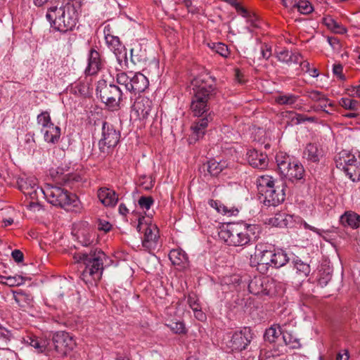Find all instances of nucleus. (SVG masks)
<instances>
[{
  "label": "nucleus",
  "mask_w": 360,
  "mask_h": 360,
  "mask_svg": "<svg viewBox=\"0 0 360 360\" xmlns=\"http://www.w3.org/2000/svg\"><path fill=\"white\" fill-rule=\"evenodd\" d=\"M72 257L76 263L84 266L80 278L86 284H96L101 278L104 261L108 259L102 250L96 248L89 252H75Z\"/></svg>",
  "instance_id": "f257e3e1"
},
{
  "label": "nucleus",
  "mask_w": 360,
  "mask_h": 360,
  "mask_svg": "<svg viewBox=\"0 0 360 360\" xmlns=\"http://www.w3.org/2000/svg\"><path fill=\"white\" fill-rule=\"evenodd\" d=\"M193 85L191 110L195 117H204L209 113L208 101L217 94L215 80L212 77L196 79Z\"/></svg>",
  "instance_id": "f03ea898"
},
{
  "label": "nucleus",
  "mask_w": 360,
  "mask_h": 360,
  "mask_svg": "<svg viewBox=\"0 0 360 360\" xmlns=\"http://www.w3.org/2000/svg\"><path fill=\"white\" fill-rule=\"evenodd\" d=\"M260 228L257 224H229L219 232V237L229 245L244 246L255 240Z\"/></svg>",
  "instance_id": "7ed1b4c3"
},
{
  "label": "nucleus",
  "mask_w": 360,
  "mask_h": 360,
  "mask_svg": "<svg viewBox=\"0 0 360 360\" xmlns=\"http://www.w3.org/2000/svg\"><path fill=\"white\" fill-rule=\"evenodd\" d=\"M43 195L51 205L65 210L78 207L77 196L63 187L47 184L44 188Z\"/></svg>",
  "instance_id": "20e7f679"
},
{
  "label": "nucleus",
  "mask_w": 360,
  "mask_h": 360,
  "mask_svg": "<svg viewBox=\"0 0 360 360\" xmlns=\"http://www.w3.org/2000/svg\"><path fill=\"white\" fill-rule=\"evenodd\" d=\"M277 169L283 178L292 183L304 179L305 170L297 160H293L288 155L278 153L276 155Z\"/></svg>",
  "instance_id": "39448f33"
},
{
  "label": "nucleus",
  "mask_w": 360,
  "mask_h": 360,
  "mask_svg": "<svg viewBox=\"0 0 360 360\" xmlns=\"http://www.w3.org/2000/svg\"><path fill=\"white\" fill-rule=\"evenodd\" d=\"M96 94L103 103L111 110L120 108L122 101L123 93L120 88L112 83H108L105 79H100L97 82Z\"/></svg>",
  "instance_id": "423d86ee"
},
{
  "label": "nucleus",
  "mask_w": 360,
  "mask_h": 360,
  "mask_svg": "<svg viewBox=\"0 0 360 360\" xmlns=\"http://www.w3.org/2000/svg\"><path fill=\"white\" fill-rule=\"evenodd\" d=\"M116 82L124 86L127 91L135 94L143 92L149 85L148 78L139 72H119L116 75Z\"/></svg>",
  "instance_id": "0eeeda50"
},
{
  "label": "nucleus",
  "mask_w": 360,
  "mask_h": 360,
  "mask_svg": "<svg viewBox=\"0 0 360 360\" xmlns=\"http://www.w3.org/2000/svg\"><path fill=\"white\" fill-rule=\"evenodd\" d=\"M120 131L113 124L103 121L101 127V137L98 141V148L104 156L108 155L118 144L120 139Z\"/></svg>",
  "instance_id": "6e6552de"
},
{
  "label": "nucleus",
  "mask_w": 360,
  "mask_h": 360,
  "mask_svg": "<svg viewBox=\"0 0 360 360\" xmlns=\"http://www.w3.org/2000/svg\"><path fill=\"white\" fill-rule=\"evenodd\" d=\"M252 339L253 333L250 328L244 327L240 330L229 333L225 343L232 352H241L248 349Z\"/></svg>",
  "instance_id": "1a4fd4ad"
},
{
  "label": "nucleus",
  "mask_w": 360,
  "mask_h": 360,
  "mask_svg": "<svg viewBox=\"0 0 360 360\" xmlns=\"http://www.w3.org/2000/svg\"><path fill=\"white\" fill-rule=\"evenodd\" d=\"M145 217L139 219L136 230L139 232H144L142 238V246L146 250L151 252L157 248L159 243V230L158 227L152 224L143 223Z\"/></svg>",
  "instance_id": "9d476101"
},
{
  "label": "nucleus",
  "mask_w": 360,
  "mask_h": 360,
  "mask_svg": "<svg viewBox=\"0 0 360 360\" xmlns=\"http://www.w3.org/2000/svg\"><path fill=\"white\" fill-rule=\"evenodd\" d=\"M335 164L337 168L343 170L352 181H360V155L357 157L352 154L340 156L335 160Z\"/></svg>",
  "instance_id": "9b49d317"
},
{
  "label": "nucleus",
  "mask_w": 360,
  "mask_h": 360,
  "mask_svg": "<svg viewBox=\"0 0 360 360\" xmlns=\"http://www.w3.org/2000/svg\"><path fill=\"white\" fill-rule=\"evenodd\" d=\"M248 290L255 295L273 296L276 293V282L271 278L255 276L248 283Z\"/></svg>",
  "instance_id": "f8f14e48"
},
{
  "label": "nucleus",
  "mask_w": 360,
  "mask_h": 360,
  "mask_svg": "<svg viewBox=\"0 0 360 360\" xmlns=\"http://www.w3.org/2000/svg\"><path fill=\"white\" fill-rule=\"evenodd\" d=\"M52 342L58 357L67 356L76 346L74 337L65 331H58L54 333Z\"/></svg>",
  "instance_id": "ddd939ff"
},
{
  "label": "nucleus",
  "mask_w": 360,
  "mask_h": 360,
  "mask_svg": "<svg viewBox=\"0 0 360 360\" xmlns=\"http://www.w3.org/2000/svg\"><path fill=\"white\" fill-rule=\"evenodd\" d=\"M260 195L263 203L266 206H277L285 200V187L283 184L281 186L278 184L271 190L265 191Z\"/></svg>",
  "instance_id": "4468645a"
},
{
  "label": "nucleus",
  "mask_w": 360,
  "mask_h": 360,
  "mask_svg": "<svg viewBox=\"0 0 360 360\" xmlns=\"http://www.w3.org/2000/svg\"><path fill=\"white\" fill-rule=\"evenodd\" d=\"M214 113L209 112L205 116L195 121L191 126L192 134L189 136V143H193L202 138L206 132L208 124L213 120Z\"/></svg>",
  "instance_id": "2eb2a0df"
},
{
  "label": "nucleus",
  "mask_w": 360,
  "mask_h": 360,
  "mask_svg": "<svg viewBox=\"0 0 360 360\" xmlns=\"http://www.w3.org/2000/svg\"><path fill=\"white\" fill-rule=\"evenodd\" d=\"M105 65V60L101 58L98 51L91 49L88 54V64L85 69V75L92 76L101 71Z\"/></svg>",
  "instance_id": "dca6fc26"
},
{
  "label": "nucleus",
  "mask_w": 360,
  "mask_h": 360,
  "mask_svg": "<svg viewBox=\"0 0 360 360\" xmlns=\"http://www.w3.org/2000/svg\"><path fill=\"white\" fill-rule=\"evenodd\" d=\"M65 9L68 11L70 10L73 12V15H76L75 6L73 4L67 3L65 6L58 8V5L51 6L46 13V18L49 22H65Z\"/></svg>",
  "instance_id": "f3484780"
},
{
  "label": "nucleus",
  "mask_w": 360,
  "mask_h": 360,
  "mask_svg": "<svg viewBox=\"0 0 360 360\" xmlns=\"http://www.w3.org/2000/svg\"><path fill=\"white\" fill-rule=\"evenodd\" d=\"M153 108V101L145 96L138 97L133 106L132 112L139 120H146L148 118Z\"/></svg>",
  "instance_id": "a211bd4d"
},
{
  "label": "nucleus",
  "mask_w": 360,
  "mask_h": 360,
  "mask_svg": "<svg viewBox=\"0 0 360 360\" xmlns=\"http://www.w3.org/2000/svg\"><path fill=\"white\" fill-rule=\"evenodd\" d=\"M169 258L173 265L179 271H184L189 267L187 254L181 249H173L169 254Z\"/></svg>",
  "instance_id": "6ab92c4d"
},
{
  "label": "nucleus",
  "mask_w": 360,
  "mask_h": 360,
  "mask_svg": "<svg viewBox=\"0 0 360 360\" xmlns=\"http://www.w3.org/2000/svg\"><path fill=\"white\" fill-rule=\"evenodd\" d=\"M247 160L249 164L255 167L260 169H265L268 166V158L265 153L252 149L249 150L247 153Z\"/></svg>",
  "instance_id": "aec40b11"
},
{
  "label": "nucleus",
  "mask_w": 360,
  "mask_h": 360,
  "mask_svg": "<svg viewBox=\"0 0 360 360\" xmlns=\"http://www.w3.org/2000/svg\"><path fill=\"white\" fill-rule=\"evenodd\" d=\"M262 247V245L260 248L256 245V256H258L259 259V271L262 274H265L267 272L269 266H271L272 250H264Z\"/></svg>",
  "instance_id": "412c9836"
},
{
  "label": "nucleus",
  "mask_w": 360,
  "mask_h": 360,
  "mask_svg": "<svg viewBox=\"0 0 360 360\" xmlns=\"http://www.w3.org/2000/svg\"><path fill=\"white\" fill-rule=\"evenodd\" d=\"M98 198L106 207H113L118 201V196L115 191L108 188H101L98 191Z\"/></svg>",
  "instance_id": "4be33fe9"
},
{
  "label": "nucleus",
  "mask_w": 360,
  "mask_h": 360,
  "mask_svg": "<svg viewBox=\"0 0 360 360\" xmlns=\"http://www.w3.org/2000/svg\"><path fill=\"white\" fill-rule=\"evenodd\" d=\"M110 27L108 25L104 28L105 39L108 48L117 56L121 54L123 46L119 37L110 33Z\"/></svg>",
  "instance_id": "5701e85b"
},
{
  "label": "nucleus",
  "mask_w": 360,
  "mask_h": 360,
  "mask_svg": "<svg viewBox=\"0 0 360 360\" xmlns=\"http://www.w3.org/2000/svg\"><path fill=\"white\" fill-rule=\"evenodd\" d=\"M323 155L321 148L316 143H309L304 150V157L309 161L317 162Z\"/></svg>",
  "instance_id": "b1692460"
},
{
  "label": "nucleus",
  "mask_w": 360,
  "mask_h": 360,
  "mask_svg": "<svg viewBox=\"0 0 360 360\" xmlns=\"http://www.w3.org/2000/svg\"><path fill=\"white\" fill-rule=\"evenodd\" d=\"M13 298L18 305L25 310L32 306L33 297L31 294L22 290L13 291Z\"/></svg>",
  "instance_id": "393cba45"
},
{
  "label": "nucleus",
  "mask_w": 360,
  "mask_h": 360,
  "mask_svg": "<svg viewBox=\"0 0 360 360\" xmlns=\"http://www.w3.org/2000/svg\"><path fill=\"white\" fill-rule=\"evenodd\" d=\"M279 182L275 180L271 176L262 175L257 179L256 184L259 194L261 195L265 191L271 190L278 185Z\"/></svg>",
  "instance_id": "a878e982"
},
{
  "label": "nucleus",
  "mask_w": 360,
  "mask_h": 360,
  "mask_svg": "<svg viewBox=\"0 0 360 360\" xmlns=\"http://www.w3.org/2000/svg\"><path fill=\"white\" fill-rule=\"evenodd\" d=\"M340 222L344 226L358 229L360 226V215L352 211L345 212L340 217Z\"/></svg>",
  "instance_id": "bb28decb"
},
{
  "label": "nucleus",
  "mask_w": 360,
  "mask_h": 360,
  "mask_svg": "<svg viewBox=\"0 0 360 360\" xmlns=\"http://www.w3.org/2000/svg\"><path fill=\"white\" fill-rule=\"evenodd\" d=\"M292 221V217L285 212H278L267 219V224L275 227H287Z\"/></svg>",
  "instance_id": "cd10ccee"
},
{
  "label": "nucleus",
  "mask_w": 360,
  "mask_h": 360,
  "mask_svg": "<svg viewBox=\"0 0 360 360\" xmlns=\"http://www.w3.org/2000/svg\"><path fill=\"white\" fill-rule=\"evenodd\" d=\"M271 267L275 269L285 266L290 260L286 252L283 249L272 250Z\"/></svg>",
  "instance_id": "c85d7f7f"
},
{
  "label": "nucleus",
  "mask_w": 360,
  "mask_h": 360,
  "mask_svg": "<svg viewBox=\"0 0 360 360\" xmlns=\"http://www.w3.org/2000/svg\"><path fill=\"white\" fill-rule=\"evenodd\" d=\"M44 141L49 143L55 144L58 142L60 137V128L53 124L46 129H41Z\"/></svg>",
  "instance_id": "c756f323"
},
{
  "label": "nucleus",
  "mask_w": 360,
  "mask_h": 360,
  "mask_svg": "<svg viewBox=\"0 0 360 360\" xmlns=\"http://www.w3.org/2000/svg\"><path fill=\"white\" fill-rule=\"evenodd\" d=\"M208 204L214 208L219 213L224 215L234 216L238 213V210L234 207H228L219 200H210Z\"/></svg>",
  "instance_id": "7c9ffc66"
},
{
  "label": "nucleus",
  "mask_w": 360,
  "mask_h": 360,
  "mask_svg": "<svg viewBox=\"0 0 360 360\" xmlns=\"http://www.w3.org/2000/svg\"><path fill=\"white\" fill-rule=\"evenodd\" d=\"M207 164V171L212 176H217L228 166L225 160L217 161L214 159L208 161Z\"/></svg>",
  "instance_id": "2f4dec72"
},
{
  "label": "nucleus",
  "mask_w": 360,
  "mask_h": 360,
  "mask_svg": "<svg viewBox=\"0 0 360 360\" xmlns=\"http://www.w3.org/2000/svg\"><path fill=\"white\" fill-rule=\"evenodd\" d=\"M24 342L37 349V352L42 353L46 349V342L36 336L27 335Z\"/></svg>",
  "instance_id": "473e14b6"
},
{
  "label": "nucleus",
  "mask_w": 360,
  "mask_h": 360,
  "mask_svg": "<svg viewBox=\"0 0 360 360\" xmlns=\"http://www.w3.org/2000/svg\"><path fill=\"white\" fill-rule=\"evenodd\" d=\"M299 96L292 94H280L275 97V102L278 105H292L298 100Z\"/></svg>",
  "instance_id": "72a5a7b5"
},
{
  "label": "nucleus",
  "mask_w": 360,
  "mask_h": 360,
  "mask_svg": "<svg viewBox=\"0 0 360 360\" xmlns=\"http://www.w3.org/2000/svg\"><path fill=\"white\" fill-rule=\"evenodd\" d=\"M282 333L279 325H273L265 330L264 339L270 343L275 342L276 339Z\"/></svg>",
  "instance_id": "f704fd0d"
},
{
  "label": "nucleus",
  "mask_w": 360,
  "mask_h": 360,
  "mask_svg": "<svg viewBox=\"0 0 360 360\" xmlns=\"http://www.w3.org/2000/svg\"><path fill=\"white\" fill-rule=\"evenodd\" d=\"M165 325L175 334L185 335L187 333L185 323L182 321H170Z\"/></svg>",
  "instance_id": "c9c22d12"
},
{
  "label": "nucleus",
  "mask_w": 360,
  "mask_h": 360,
  "mask_svg": "<svg viewBox=\"0 0 360 360\" xmlns=\"http://www.w3.org/2000/svg\"><path fill=\"white\" fill-rule=\"evenodd\" d=\"M44 188H39L37 186L35 188H32V190L25 191L23 193L26 196H28L31 200L29 207H34L38 205L37 200L39 194L43 195Z\"/></svg>",
  "instance_id": "e433bc0d"
},
{
  "label": "nucleus",
  "mask_w": 360,
  "mask_h": 360,
  "mask_svg": "<svg viewBox=\"0 0 360 360\" xmlns=\"http://www.w3.org/2000/svg\"><path fill=\"white\" fill-rule=\"evenodd\" d=\"M307 96L314 101H319L323 103V104H321V108H323V111L328 112V111H326L324 108L326 107V103L328 101V99L322 92L316 90H312L307 92Z\"/></svg>",
  "instance_id": "4c0bfd02"
},
{
  "label": "nucleus",
  "mask_w": 360,
  "mask_h": 360,
  "mask_svg": "<svg viewBox=\"0 0 360 360\" xmlns=\"http://www.w3.org/2000/svg\"><path fill=\"white\" fill-rule=\"evenodd\" d=\"M286 113L289 114L292 122L295 124H300L304 122H314L316 121L314 117H308L305 115L296 113L293 111L286 112Z\"/></svg>",
  "instance_id": "58836bf2"
},
{
  "label": "nucleus",
  "mask_w": 360,
  "mask_h": 360,
  "mask_svg": "<svg viewBox=\"0 0 360 360\" xmlns=\"http://www.w3.org/2000/svg\"><path fill=\"white\" fill-rule=\"evenodd\" d=\"M293 8H297V11L302 14H309L313 11V6L307 0H300L295 2L292 5Z\"/></svg>",
  "instance_id": "ea45409f"
},
{
  "label": "nucleus",
  "mask_w": 360,
  "mask_h": 360,
  "mask_svg": "<svg viewBox=\"0 0 360 360\" xmlns=\"http://www.w3.org/2000/svg\"><path fill=\"white\" fill-rule=\"evenodd\" d=\"M18 184L20 190L24 193L25 191L32 190V188H35L37 186V180L33 177L20 179Z\"/></svg>",
  "instance_id": "a19ab883"
},
{
  "label": "nucleus",
  "mask_w": 360,
  "mask_h": 360,
  "mask_svg": "<svg viewBox=\"0 0 360 360\" xmlns=\"http://www.w3.org/2000/svg\"><path fill=\"white\" fill-rule=\"evenodd\" d=\"M77 237L79 241L83 246H89L91 245L94 239V235L89 230H82L77 232Z\"/></svg>",
  "instance_id": "79ce46f5"
},
{
  "label": "nucleus",
  "mask_w": 360,
  "mask_h": 360,
  "mask_svg": "<svg viewBox=\"0 0 360 360\" xmlns=\"http://www.w3.org/2000/svg\"><path fill=\"white\" fill-rule=\"evenodd\" d=\"M339 104L345 109L352 111H356L360 107V103L358 101L349 98H341L339 101Z\"/></svg>",
  "instance_id": "37998d69"
},
{
  "label": "nucleus",
  "mask_w": 360,
  "mask_h": 360,
  "mask_svg": "<svg viewBox=\"0 0 360 360\" xmlns=\"http://www.w3.org/2000/svg\"><path fill=\"white\" fill-rule=\"evenodd\" d=\"M294 267L297 269V273L301 276L307 277L310 273V266L308 264L302 262L300 259L293 260Z\"/></svg>",
  "instance_id": "c03bdc74"
},
{
  "label": "nucleus",
  "mask_w": 360,
  "mask_h": 360,
  "mask_svg": "<svg viewBox=\"0 0 360 360\" xmlns=\"http://www.w3.org/2000/svg\"><path fill=\"white\" fill-rule=\"evenodd\" d=\"M37 124L41 126V129H46L54 124L51 121L50 113L48 111H43L37 117Z\"/></svg>",
  "instance_id": "a18cd8bd"
},
{
  "label": "nucleus",
  "mask_w": 360,
  "mask_h": 360,
  "mask_svg": "<svg viewBox=\"0 0 360 360\" xmlns=\"http://www.w3.org/2000/svg\"><path fill=\"white\" fill-rule=\"evenodd\" d=\"M5 283L9 286H18L25 283V278L20 275L9 276L5 278Z\"/></svg>",
  "instance_id": "49530a36"
},
{
  "label": "nucleus",
  "mask_w": 360,
  "mask_h": 360,
  "mask_svg": "<svg viewBox=\"0 0 360 360\" xmlns=\"http://www.w3.org/2000/svg\"><path fill=\"white\" fill-rule=\"evenodd\" d=\"M275 52L278 61L289 65L290 51L286 49H277Z\"/></svg>",
  "instance_id": "de8ad7c7"
},
{
  "label": "nucleus",
  "mask_w": 360,
  "mask_h": 360,
  "mask_svg": "<svg viewBox=\"0 0 360 360\" xmlns=\"http://www.w3.org/2000/svg\"><path fill=\"white\" fill-rule=\"evenodd\" d=\"M73 27V24H51V32L65 33L68 30H72Z\"/></svg>",
  "instance_id": "09e8293b"
},
{
  "label": "nucleus",
  "mask_w": 360,
  "mask_h": 360,
  "mask_svg": "<svg viewBox=\"0 0 360 360\" xmlns=\"http://www.w3.org/2000/svg\"><path fill=\"white\" fill-rule=\"evenodd\" d=\"M154 202V200L151 196H141L138 201V204L141 208L148 210Z\"/></svg>",
  "instance_id": "8fccbe9b"
},
{
  "label": "nucleus",
  "mask_w": 360,
  "mask_h": 360,
  "mask_svg": "<svg viewBox=\"0 0 360 360\" xmlns=\"http://www.w3.org/2000/svg\"><path fill=\"white\" fill-rule=\"evenodd\" d=\"M82 181V176L79 174H68L63 177V181L65 185H69L74 182H80Z\"/></svg>",
  "instance_id": "3c124183"
},
{
  "label": "nucleus",
  "mask_w": 360,
  "mask_h": 360,
  "mask_svg": "<svg viewBox=\"0 0 360 360\" xmlns=\"http://www.w3.org/2000/svg\"><path fill=\"white\" fill-rule=\"evenodd\" d=\"M212 48L223 57H227L229 53L227 46L223 43L213 44Z\"/></svg>",
  "instance_id": "603ef678"
},
{
  "label": "nucleus",
  "mask_w": 360,
  "mask_h": 360,
  "mask_svg": "<svg viewBox=\"0 0 360 360\" xmlns=\"http://www.w3.org/2000/svg\"><path fill=\"white\" fill-rule=\"evenodd\" d=\"M70 91L75 94L85 95L86 94V86L81 83H75L70 88Z\"/></svg>",
  "instance_id": "864d4df0"
},
{
  "label": "nucleus",
  "mask_w": 360,
  "mask_h": 360,
  "mask_svg": "<svg viewBox=\"0 0 360 360\" xmlns=\"http://www.w3.org/2000/svg\"><path fill=\"white\" fill-rule=\"evenodd\" d=\"M188 304L193 311L201 308V306L199 303V300L194 294L188 295Z\"/></svg>",
  "instance_id": "5fc2aeb1"
},
{
  "label": "nucleus",
  "mask_w": 360,
  "mask_h": 360,
  "mask_svg": "<svg viewBox=\"0 0 360 360\" xmlns=\"http://www.w3.org/2000/svg\"><path fill=\"white\" fill-rule=\"evenodd\" d=\"M242 16L246 18L248 22H256L257 21L262 20L260 16L254 11H250L246 9V13L240 14Z\"/></svg>",
  "instance_id": "6e6d98bb"
},
{
  "label": "nucleus",
  "mask_w": 360,
  "mask_h": 360,
  "mask_svg": "<svg viewBox=\"0 0 360 360\" xmlns=\"http://www.w3.org/2000/svg\"><path fill=\"white\" fill-rule=\"evenodd\" d=\"M97 228L106 233L111 229L112 225L108 221L99 219L97 221Z\"/></svg>",
  "instance_id": "4d7b16f0"
},
{
  "label": "nucleus",
  "mask_w": 360,
  "mask_h": 360,
  "mask_svg": "<svg viewBox=\"0 0 360 360\" xmlns=\"http://www.w3.org/2000/svg\"><path fill=\"white\" fill-rule=\"evenodd\" d=\"M343 67L341 64H335L333 68V74L340 80L345 81V76L342 74Z\"/></svg>",
  "instance_id": "13d9d810"
},
{
  "label": "nucleus",
  "mask_w": 360,
  "mask_h": 360,
  "mask_svg": "<svg viewBox=\"0 0 360 360\" xmlns=\"http://www.w3.org/2000/svg\"><path fill=\"white\" fill-rule=\"evenodd\" d=\"M289 65L291 63L300 64L303 59L302 55L298 51H290Z\"/></svg>",
  "instance_id": "bf43d9fd"
},
{
  "label": "nucleus",
  "mask_w": 360,
  "mask_h": 360,
  "mask_svg": "<svg viewBox=\"0 0 360 360\" xmlns=\"http://www.w3.org/2000/svg\"><path fill=\"white\" fill-rule=\"evenodd\" d=\"M327 27L332 30L334 32H337L338 34H344L347 32L346 27H345L342 24H326Z\"/></svg>",
  "instance_id": "052dcab7"
},
{
  "label": "nucleus",
  "mask_w": 360,
  "mask_h": 360,
  "mask_svg": "<svg viewBox=\"0 0 360 360\" xmlns=\"http://www.w3.org/2000/svg\"><path fill=\"white\" fill-rule=\"evenodd\" d=\"M261 53L262 57L266 60H268L272 54L271 46L266 44H263L261 47Z\"/></svg>",
  "instance_id": "680f3d73"
},
{
  "label": "nucleus",
  "mask_w": 360,
  "mask_h": 360,
  "mask_svg": "<svg viewBox=\"0 0 360 360\" xmlns=\"http://www.w3.org/2000/svg\"><path fill=\"white\" fill-rule=\"evenodd\" d=\"M11 256L16 262H21L24 259L23 253L19 250H14L11 253Z\"/></svg>",
  "instance_id": "e2e57ef3"
},
{
  "label": "nucleus",
  "mask_w": 360,
  "mask_h": 360,
  "mask_svg": "<svg viewBox=\"0 0 360 360\" xmlns=\"http://www.w3.org/2000/svg\"><path fill=\"white\" fill-rule=\"evenodd\" d=\"M193 313H194V316L195 317L200 321H203L206 319V315L202 311V308H200V309H195V310H193Z\"/></svg>",
  "instance_id": "0e129e2a"
},
{
  "label": "nucleus",
  "mask_w": 360,
  "mask_h": 360,
  "mask_svg": "<svg viewBox=\"0 0 360 360\" xmlns=\"http://www.w3.org/2000/svg\"><path fill=\"white\" fill-rule=\"evenodd\" d=\"M349 352L345 349L337 354L336 360H349Z\"/></svg>",
  "instance_id": "69168bd1"
},
{
  "label": "nucleus",
  "mask_w": 360,
  "mask_h": 360,
  "mask_svg": "<svg viewBox=\"0 0 360 360\" xmlns=\"http://www.w3.org/2000/svg\"><path fill=\"white\" fill-rule=\"evenodd\" d=\"M328 41L333 49H338L340 48L339 40L337 38L328 37Z\"/></svg>",
  "instance_id": "338daca9"
},
{
  "label": "nucleus",
  "mask_w": 360,
  "mask_h": 360,
  "mask_svg": "<svg viewBox=\"0 0 360 360\" xmlns=\"http://www.w3.org/2000/svg\"><path fill=\"white\" fill-rule=\"evenodd\" d=\"M0 335L3 336L6 340H11L12 338V333L10 330H7L5 328H0Z\"/></svg>",
  "instance_id": "774afa93"
}]
</instances>
